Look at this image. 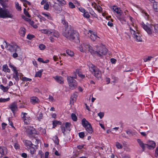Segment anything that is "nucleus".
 I'll return each mask as SVG.
<instances>
[{"label":"nucleus","instance_id":"1","mask_svg":"<svg viewBox=\"0 0 158 158\" xmlns=\"http://www.w3.org/2000/svg\"><path fill=\"white\" fill-rule=\"evenodd\" d=\"M81 52L85 53L89 52L93 56H96L102 58L107 52L106 48L101 46H95L93 48L87 42L83 43L79 47Z\"/></svg>","mask_w":158,"mask_h":158},{"label":"nucleus","instance_id":"2","mask_svg":"<svg viewBox=\"0 0 158 158\" xmlns=\"http://www.w3.org/2000/svg\"><path fill=\"white\" fill-rule=\"evenodd\" d=\"M66 26V29L63 30V35L70 40L78 38L79 36L78 32L74 30L70 25Z\"/></svg>","mask_w":158,"mask_h":158},{"label":"nucleus","instance_id":"3","mask_svg":"<svg viewBox=\"0 0 158 158\" xmlns=\"http://www.w3.org/2000/svg\"><path fill=\"white\" fill-rule=\"evenodd\" d=\"M1 46L2 49H4V46L8 50L11 52H17L20 51V48L17 45L13 44L12 45L8 44L5 41L3 42Z\"/></svg>","mask_w":158,"mask_h":158},{"label":"nucleus","instance_id":"4","mask_svg":"<svg viewBox=\"0 0 158 158\" xmlns=\"http://www.w3.org/2000/svg\"><path fill=\"white\" fill-rule=\"evenodd\" d=\"M130 31L135 41L138 42L142 41L141 35L139 33L135 27H134V28L130 27Z\"/></svg>","mask_w":158,"mask_h":158},{"label":"nucleus","instance_id":"5","mask_svg":"<svg viewBox=\"0 0 158 158\" xmlns=\"http://www.w3.org/2000/svg\"><path fill=\"white\" fill-rule=\"evenodd\" d=\"M89 70L94 74L95 77L98 79L101 78V72L96 67L92 64H89L88 65Z\"/></svg>","mask_w":158,"mask_h":158},{"label":"nucleus","instance_id":"6","mask_svg":"<svg viewBox=\"0 0 158 158\" xmlns=\"http://www.w3.org/2000/svg\"><path fill=\"white\" fill-rule=\"evenodd\" d=\"M77 76L75 75L72 77L69 76L67 77L68 83L69 87V88L72 89H73L76 88L77 86V84L76 81L73 78H76Z\"/></svg>","mask_w":158,"mask_h":158},{"label":"nucleus","instance_id":"7","mask_svg":"<svg viewBox=\"0 0 158 158\" xmlns=\"http://www.w3.org/2000/svg\"><path fill=\"white\" fill-rule=\"evenodd\" d=\"M13 15L6 9L3 10L1 8L0 9V18H12Z\"/></svg>","mask_w":158,"mask_h":158},{"label":"nucleus","instance_id":"8","mask_svg":"<svg viewBox=\"0 0 158 158\" xmlns=\"http://www.w3.org/2000/svg\"><path fill=\"white\" fill-rule=\"evenodd\" d=\"M40 31L42 33L44 34H48L49 35L50 34H52V33H54V37L57 38L59 37V34L57 31L54 29H43L40 30Z\"/></svg>","mask_w":158,"mask_h":158},{"label":"nucleus","instance_id":"9","mask_svg":"<svg viewBox=\"0 0 158 158\" xmlns=\"http://www.w3.org/2000/svg\"><path fill=\"white\" fill-rule=\"evenodd\" d=\"M26 132L29 136L31 137L35 133V130L34 128L31 126H28L26 128Z\"/></svg>","mask_w":158,"mask_h":158},{"label":"nucleus","instance_id":"10","mask_svg":"<svg viewBox=\"0 0 158 158\" xmlns=\"http://www.w3.org/2000/svg\"><path fill=\"white\" fill-rule=\"evenodd\" d=\"M21 116L25 123L26 124H28L31 120V118L28 116L27 114L26 113L22 112Z\"/></svg>","mask_w":158,"mask_h":158},{"label":"nucleus","instance_id":"11","mask_svg":"<svg viewBox=\"0 0 158 158\" xmlns=\"http://www.w3.org/2000/svg\"><path fill=\"white\" fill-rule=\"evenodd\" d=\"M88 34L91 40L93 41H94L97 38H99V37L97 36L96 33L93 31L91 30L89 31Z\"/></svg>","mask_w":158,"mask_h":158},{"label":"nucleus","instance_id":"12","mask_svg":"<svg viewBox=\"0 0 158 158\" xmlns=\"http://www.w3.org/2000/svg\"><path fill=\"white\" fill-rule=\"evenodd\" d=\"M9 107L13 112L18 110L17 105L16 102H15L11 104Z\"/></svg>","mask_w":158,"mask_h":158},{"label":"nucleus","instance_id":"13","mask_svg":"<svg viewBox=\"0 0 158 158\" xmlns=\"http://www.w3.org/2000/svg\"><path fill=\"white\" fill-rule=\"evenodd\" d=\"M7 148L4 146H0V153L2 156H5L7 154Z\"/></svg>","mask_w":158,"mask_h":158},{"label":"nucleus","instance_id":"14","mask_svg":"<svg viewBox=\"0 0 158 158\" xmlns=\"http://www.w3.org/2000/svg\"><path fill=\"white\" fill-rule=\"evenodd\" d=\"M54 79L59 83L62 84L64 83V79L60 76H56L54 77Z\"/></svg>","mask_w":158,"mask_h":158},{"label":"nucleus","instance_id":"15","mask_svg":"<svg viewBox=\"0 0 158 158\" xmlns=\"http://www.w3.org/2000/svg\"><path fill=\"white\" fill-rule=\"evenodd\" d=\"M112 9L114 12H116L118 15H121L122 11L119 8H118L115 6H114L112 7Z\"/></svg>","mask_w":158,"mask_h":158},{"label":"nucleus","instance_id":"16","mask_svg":"<svg viewBox=\"0 0 158 158\" xmlns=\"http://www.w3.org/2000/svg\"><path fill=\"white\" fill-rule=\"evenodd\" d=\"M81 123L82 126L85 128L90 125V124L85 118L82 120Z\"/></svg>","mask_w":158,"mask_h":158},{"label":"nucleus","instance_id":"17","mask_svg":"<svg viewBox=\"0 0 158 158\" xmlns=\"http://www.w3.org/2000/svg\"><path fill=\"white\" fill-rule=\"evenodd\" d=\"M137 141L140 146L142 148L143 151H144L145 149V146L147 145V144H144L139 139H138L137 140Z\"/></svg>","mask_w":158,"mask_h":158},{"label":"nucleus","instance_id":"18","mask_svg":"<svg viewBox=\"0 0 158 158\" xmlns=\"http://www.w3.org/2000/svg\"><path fill=\"white\" fill-rule=\"evenodd\" d=\"M39 101L38 98L35 97H32L31 98L30 102L33 104L38 103Z\"/></svg>","mask_w":158,"mask_h":158},{"label":"nucleus","instance_id":"19","mask_svg":"<svg viewBox=\"0 0 158 158\" xmlns=\"http://www.w3.org/2000/svg\"><path fill=\"white\" fill-rule=\"evenodd\" d=\"M147 145L149 147H152L154 149L156 146V143L154 141H149L148 144H147Z\"/></svg>","mask_w":158,"mask_h":158},{"label":"nucleus","instance_id":"20","mask_svg":"<svg viewBox=\"0 0 158 158\" xmlns=\"http://www.w3.org/2000/svg\"><path fill=\"white\" fill-rule=\"evenodd\" d=\"M77 97V95L75 94H73L71 96L70 100V103L73 104L76 101V98Z\"/></svg>","mask_w":158,"mask_h":158},{"label":"nucleus","instance_id":"21","mask_svg":"<svg viewBox=\"0 0 158 158\" xmlns=\"http://www.w3.org/2000/svg\"><path fill=\"white\" fill-rule=\"evenodd\" d=\"M86 131L89 133L91 134L93 132V130L91 124L85 128Z\"/></svg>","mask_w":158,"mask_h":158},{"label":"nucleus","instance_id":"22","mask_svg":"<svg viewBox=\"0 0 158 158\" xmlns=\"http://www.w3.org/2000/svg\"><path fill=\"white\" fill-rule=\"evenodd\" d=\"M54 8L55 11L57 13H60L62 10L61 6L58 4H57V6H55Z\"/></svg>","mask_w":158,"mask_h":158},{"label":"nucleus","instance_id":"23","mask_svg":"<svg viewBox=\"0 0 158 158\" xmlns=\"http://www.w3.org/2000/svg\"><path fill=\"white\" fill-rule=\"evenodd\" d=\"M62 125L65 127L66 130H68L69 131H70V127L71 126V124L70 123L67 122L66 123H63Z\"/></svg>","mask_w":158,"mask_h":158},{"label":"nucleus","instance_id":"24","mask_svg":"<svg viewBox=\"0 0 158 158\" xmlns=\"http://www.w3.org/2000/svg\"><path fill=\"white\" fill-rule=\"evenodd\" d=\"M3 70L5 72L9 73L10 72V70L8 68L7 65H4L2 67Z\"/></svg>","mask_w":158,"mask_h":158},{"label":"nucleus","instance_id":"25","mask_svg":"<svg viewBox=\"0 0 158 158\" xmlns=\"http://www.w3.org/2000/svg\"><path fill=\"white\" fill-rule=\"evenodd\" d=\"M24 142L25 146L27 147H30L32 145L31 141L30 140H25Z\"/></svg>","mask_w":158,"mask_h":158},{"label":"nucleus","instance_id":"26","mask_svg":"<svg viewBox=\"0 0 158 158\" xmlns=\"http://www.w3.org/2000/svg\"><path fill=\"white\" fill-rule=\"evenodd\" d=\"M26 30L24 28H21L19 31V33L21 36H24L25 34Z\"/></svg>","mask_w":158,"mask_h":158},{"label":"nucleus","instance_id":"27","mask_svg":"<svg viewBox=\"0 0 158 158\" xmlns=\"http://www.w3.org/2000/svg\"><path fill=\"white\" fill-rule=\"evenodd\" d=\"M14 73V74L13 75V77L16 81H18L19 80V73L18 71H15Z\"/></svg>","mask_w":158,"mask_h":158},{"label":"nucleus","instance_id":"28","mask_svg":"<svg viewBox=\"0 0 158 158\" xmlns=\"http://www.w3.org/2000/svg\"><path fill=\"white\" fill-rule=\"evenodd\" d=\"M117 17L122 23L124 24L126 22V20L122 16H117Z\"/></svg>","mask_w":158,"mask_h":158},{"label":"nucleus","instance_id":"29","mask_svg":"<svg viewBox=\"0 0 158 158\" xmlns=\"http://www.w3.org/2000/svg\"><path fill=\"white\" fill-rule=\"evenodd\" d=\"M153 7L155 11L158 12V3L157 2H155L153 4Z\"/></svg>","mask_w":158,"mask_h":158},{"label":"nucleus","instance_id":"30","mask_svg":"<svg viewBox=\"0 0 158 158\" xmlns=\"http://www.w3.org/2000/svg\"><path fill=\"white\" fill-rule=\"evenodd\" d=\"M43 71V69L39 70V71L37 72L35 75V77H41L42 75V73Z\"/></svg>","mask_w":158,"mask_h":158},{"label":"nucleus","instance_id":"31","mask_svg":"<svg viewBox=\"0 0 158 158\" xmlns=\"http://www.w3.org/2000/svg\"><path fill=\"white\" fill-rule=\"evenodd\" d=\"M0 88L3 90V91L4 92H6L8 91V89H9V87L8 86L4 87L2 85H1L0 86Z\"/></svg>","mask_w":158,"mask_h":158},{"label":"nucleus","instance_id":"32","mask_svg":"<svg viewBox=\"0 0 158 158\" xmlns=\"http://www.w3.org/2000/svg\"><path fill=\"white\" fill-rule=\"evenodd\" d=\"M115 146L116 148L118 149H121L123 148L122 145L118 142L115 143Z\"/></svg>","mask_w":158,"mask_h":158},{"label":"nucleus","instance_id":"33","mask_svg":"<svg viewBox=\"0 0 158 158\" xmlns=\"http://www.w3.org/2000/svg\"><path fill=\"white\" fill-rule=\"evenodd\" d=\"M42 14L44 15L45 17H46L48 19L52 20V18L51 16L50 15L49 13H42Z\"/></svg>","mask_w":158,"mask_h":158},{"label":"nucleus","instance_id":"34","mask_svg":"<svg viewBox=\"0 0 158 158\" xmlns=\"http://www.w3.org/2000/svg\"><path fill=\"white\" fill-rule=\"evenodd\" d=\"M66 52L68 55L71 56H72L74 55V53L71 50H66Z\"/></svg>","mask_w":158,"mask_h":158},{"label":"nucleus","instance_id":"35","mask_svg":"<svg viewBox=\"0 0 158 158\" xmlns=\"http://www.w3.org/2000/svg\"><path fill=\"white\" fill-rule=\"evenodd\" d=\"M53 140L55 143H56V144H58L59 139L58 137L56 136H55L53 137Z\"/></svg>","mask_w":158,"mask_h":158},{"label":"nucleus","instance_id":"36","mask_svg":"<svg viewBox=\"0 0 158 158\" xmlns=\"http://www.w3.org/2000/svg\"><path fill=\"white\" fill-rule=\"evenodd\" d=\"M83 16L84 17L88 19L90 15L88 12L86 11L85 12L83 13Z\"/></svg>","mask_w":158,"mask_h":158},{"label":"nucleus","instance_id":"37","mask_svg":"<svg viewBox=\"0 0 158 158\" xmlns=\"http://www.w3.org/2000/svg\"><path fill=\"white\" fill-rule=\"evenodd\" d=\"M152 58V56H148L147 57L143 59V61L144 62H146L147 61H149L151 60Z\"/></svg>","mask_w":158,"mask_h":158},{"label":"nucleus","instance_id":"38","mask_svg":"<svg viewBox=\"0 0 158 158\" xmlns=\"http://www.w3.org/2000/svg\"><path fill=\"white\" fill-rule=\"evenodd\" d=\"M71 118L74 121H76L77 120V118L75 114H71Z\"/></svg>","mask_w":158,"mask_h":158},{"label":"nucleus","instance_id":"39","mask_svg":"<svg viewBox=\"0 0 158 158\" xmlns=\"http://www.w3.org/2000/svg\"><path fill=\"white\" fill-rule=\"evenodd\" d=\"M15 7L16 9L19 10L20 11L21 10V6L19 5V3L18 2H15Z\"/></svg>","mask_w":158,"mask_h":158},{"label":"nucleus","instance_id":"40","mask_svg":"<svg viewBox=\"0 0 158 158\" xmlns=\"http://www.w3.org/2000/svg\"><path fill=\"white\" fill-rule=\"evenodd\" d=\"M10 100L9 98H8L6 99L0 98V102H5L8 101Z\"/></svg>","mask_w":158,"mask_h":158},{"label":"nucleus","instance_id":"41","mask_svg":"<svg viewBox=\"0 0 158 158\" xmlns=\"http://www.w3.org/2000/svg\"><path fill=\"white\" fill-rule=\"evenodd\" d=\"M61 123L59 121H54L53 122L52 124L53 126V127H56L57 124H60Z\"/></svg>","mask_w":158,"mask_h":158},{"label":"nucleus","instance_id":"42","mask_svg":"<svg viewBox=\"0 0 158 158\" xmlns=\"http://www.w3.org/2000/svg\"><path fill=\"white\" fill-rule=\"evenodd\" d=\"M22 80L23 81H30L31 80V79L24 77L22 78Z\"/></svg>","mask_w":158,"mask_h":158},{"label":"nucleus","instance_id":"43","mask_svg":"<svg viewBox=\"0 0 158 158\" xmlns=\"http://www.w3.org/2000/svg\"><path fill=\"white\" fill-rule=\"evenodd\" d=\"M79 137L81 138H83L85 136V133L84 132H81L78 133Z\"/></svg>","mask_w":158,"mask_h":158},{"label":"nucleus","instance_id":"44","mask_svg":"<svg viewBox=\"0 0 158 158\" xmlns=\"http://www.w3.org/2000/svg\"><path fill=\"white\" fill-rule=\"evenodd\" d=\"M43 117V114L41 113H40L38 114V116H37V118L38 120L40 121Z\"/></svg>","mask_w":158,"mask_h":158},{"label":"nucleus","instance_id":"45","mask_svg":"<svg viewBox=\"0 0 158 158\" xmlns=\"http://www.w3.org/2000/svg\"><path fill=\"white\" fill-rule=\"evenodd\" d=\"M69 7L71 8H73L75 7V5L71 2H69Z\"/></svg>","mask_w":158,"mask_h":158},{"label":"nucleus","instance_id":"46","mask_svg":"<svg viewBox=\"0 0 158 158\" xmlns=\"http://www.w3.org/2000/svg\"><path fill=\"white\" fill-rule=\"evenodd\" d=\"M24 14L28 17H30L31 16L29 14L28 12L26 10V9L25 8L24 9Z\"/></svg>","mask_w":158,"mask_h":158},{"label":"nucleus","instance_id":"47","mask_svg":"<svg viewBox=\"0 0 158 158\" xmlns=\"http://www.w3.org/2000/svg\"><path fill=\"white\" fill-rule=\"evenodd\" d=\"M60 4L65 5L66 2L64 0H56Z\"/></svg>","mask_w":158,"mask_h":158},{"label":"nucleus","instance_id":"48","mask_svg":"<svg viewBox=\"0 0 158 158\" xmlns=\"http://www.w3.org/2000/svg\"><path fill=\"white\" fill-rule=\"evenodd\" d=\"M39 48L40 50H43L45 48V46L43 44H41L39 45Z\"/></svg>","mask_w":158,"mask_h":158},{"label":"nucleus","instance_id":"49","mask_svg":"<svg viewBox=\"0 0 158 158\" xmlns=\"http://www.w3.org/2000/svg\"><path fill=\"white\" fill-rule=\"evenodd\" d=\"M96 9L99 12H101L102 11V8L100 6H98Z\"/></svg>","mask_w":158,"mask_h":158},{"label":"nucleus","instance_id":"50","mask_svg":"<svg viewBox=\"0 0 158 158\" xmlns=\"http://www.w3.org/2000/svg\"><path fill=\"white\" fill-rule=\"evenodd\" d=\"M9 66L11 68H12V70L14 71V73H15V71H17L16 70V68L15 67L13 66V65L10 64L9 65Z\"/></svg>","mask_w":158,"mask_h":158},{"label":"nucleus","instance_id":"51","mask_svg":"<svg viewBox=\"0 0 158 158\" xmlns=\"http://www.w3.org/2000/svg\"><path fill=\"white\" fill-rule=\"evenodd\" d=\"M78 70H76V72L78 74V76L80 77L81 78H84L85 77V76L84 75H83V74H80V73H77V72L78 71Z\"/></svg>","mask_w":158,"mask_h":158},{"label":"nucleus","instance_id":"52","mask_svg":"<svg viewBox=\"0 0 158 158\" xmlns=\"http://www.w3.org/2000/svg\"><path fill=\"white\" fill-rule=\"evenodd\" d=\"M98 115L100 118H102L104 115V113L102 112H100L98 114Z\"/></svg>","mask_w":158,"mask_h":158},{"label":"nucleus","instance_id":"53","mask_svg":"<svg viewBox=\"0 0 158 158\" xmlns=\"http://www.w3.org/2000/svg\"><path fill=\"white\" fill-rule=\"evenodd\" d=\"M34 36L33 35H28L27 36V38L29 40H31L34 37Z\"/></svg>","mask_w":158,"mask_h":158},{"label":"nucleus","instance_id":"54","mask_svg":"<svg viewBox=\"0 0 158 158\" xmlns=\"http://www.w3.org/2000/svg\"><path fill=\"white\" fill-rule=\"evenodd\" d=\"M62 23L64 25H65L64 27H65V29H66V27H67V26H69L68 25V23H66L65 20H62Z\"/></svg>","mask_w":158,"mask_h":158},{"label":"nucleus","instance_id":"55","mask_svg":"<svg viewBox=\"0 0 158 158\" xmlns=\"http://www.w3.org/2000/svg\"><path fill=\"white\" fill-rule=\"evenodd\" d=\"M14 147L16 149H19L20 148L19 145L17 143H15L14 145Z\"/></svg>","mask_w":158,"mask_h":158},{"label":"nucleus","instance_id":"56","mask_svg":"<svg viewBox=\"0 0 158 158\" xmlns=\"http://www.w3.org/2000/svg\"><path fill=\"white\" fill-rule=\"evenodd\" d=\"M49 101L50 102H54L55 100L54 99L53 97L50 95H49V98H48Z\"/></svg>","mask_w":158,"mask_h":158},{"label":"nucleus","instance_id":"57","mask_svg":"<svg viewBox=\"0 0 158 158\" xmlns=\"http://www.w3.org/2000/svg\"><path fill=\"white\" fill-rule=\"evenodd\" d=\"M61 129L62 132L64 135V132L65 131L66 129V128L64 126L62 125L61 127Z\"/></svg>","mask_w":158,"mask_h":158},{"label":"nucleus","instance_id":"58","mask_svg":"<svg viewBox=\"0 0 158 158\" xmlns=\"http://www.w3.org/2000/svg\"><path fill=\"white\" fill-rule=\"evenodd\" d=\"M158 156V146L156 148L155 151V156L157 157Z\"/></svg>","mask_w":158,"mask_h":158},{"label":"nucleus","instance_id":"59","mask_svg":"<svg viewBox=\"0 0 158 158\" xmlns=\"http://www.w3.org/2000/svg\"><path fill=\"white\" fill-rule=\"evenodd\" d=\"M79 10L82 13L85 12L86 11L82 7H80L79 8Z\"/></svg>","mask_w":158,"mask_h":158},{"label":"nucleus","instance_id":"60","mask_svg":"<svg viewBox=\"0 0 158 158\" xmlns=\"http://www.w3.org/2000/svg\"><path fill=\"white\" fill-rule=\"evenodd\" d=\"M49 8V5L48 3H46L44 6V8L45 10H47Z\"/></svg>","mask_w":158,"mask_h":158},{"label":"nucleus","instance_id":"61","mask_svg":"<svg viewBox=\"0 0 158 158\" xmlns=\"http://www.w3.org/2000/svg\"><path fill=\"white\" fill-rule=\"evenodd\" d=\"M116 60L114 58H111L110 59V62L112 64H115L116 62Z\"/></svg>","mask_w":158,"mask_h":158},{"label":"nucleus","instance_id":"62","mask_svg":"<svg viewBox=\"0 0 158 158\" xmlns=\"http://www.w3.org/2000/svg\"><path fill=\"white\" fill-rule=\"evenodd\" d=\"M106 81L107 82V84H108L110 82V79L109 78L106 77Z\"/></svg>","mask_w":158,"mask_h":158},{"label":"nucleus","instance_id":"63","mask_svg":"<svg viewBox=\"0 0 158 158\" xmlns=\"http://www.w3.org/2000/svg\"><path fill=\"white\" fill-rule=\"evenodd\" d=\"M21 156L23 158H26L27 157V155L26 153H23L22 154Z\"/></svg>","mask_w":158,"mask_h":158},{"label":"nucleus","instance_id":"64","mask_svg":"<svg viewBox=\"0 0 158 158\" xmlns=\"http://www.w3.org/2000/svg\"><path fill=\"white\" fill-rule=\"evenodd\" d=\"M92 5L95 9H96V7L98 6L97 4L95 3H92Z\"/></svg>","mask_w":158,"mask_h":158}]
</instances>
